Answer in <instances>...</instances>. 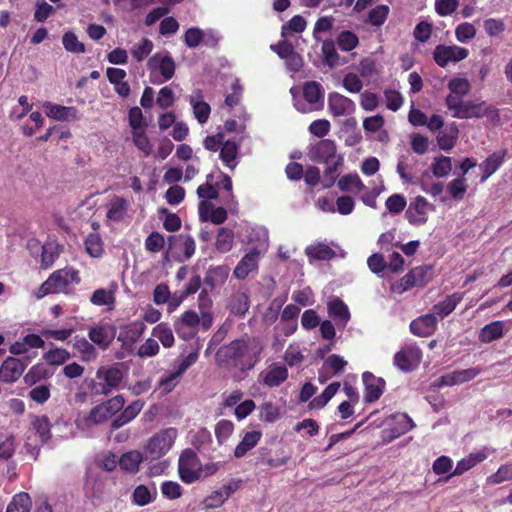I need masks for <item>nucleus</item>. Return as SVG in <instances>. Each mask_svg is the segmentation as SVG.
I'll list each match as a JSON object with an SVG mask.
<instances>
[{"instance_id":"nucleus-35","label":"nucleus","mask_w":512,"mask_h":512,"mask_svg":"<svg viewBox=\"0 0 512 512\" xmlns=\"http://www.w3.org/2000/svg\"><path fill=\"white\" fill-rule=\"evenodd\" d=\"M128 210V201L119 196H115L109 203L107 218L119 222L124 219Z\"/></svg>"},{"instance_id":"nucleus-53","label":"nucleus","mask_w":512,"mask_h":512,"mask_svg":"<svg viewBox=\"0 0 512 512\" xmlns=\"http://www.w3.org/2000/svg\"><path fill=\"white\" fill-rule=\"evenodd\" d=\"M200 323V317L194 310L185 311L181 318L174 323V328L178 335L181 333L182 326H187L189 328H195Z\"/></svg>"},{"instance_id":"nucleus-49","label":"nucleus","mask_w":512,"mask_h":512,"mask_svg":"<svg viewBox=\"0 0 512 512\" xmlns=\"http://www.w3.org/2000/svg\"><path fill=\"white\" fill-rule=\"evenodd\" d=\"M431 170L437 178L446 177L452 170L451 158L443 155L436 157L432 163Z\"/></svg>"},{"instance_id":"nucleus-15","label":"nucleus","mask_w":512,"mask_h":512,"mask_svg":"<svg viewBox=\"0 0 512 512\" xmlns=\"http://www.w3.org/2000/svg\"><path fill=\"white\" fill-rule=\"evenodd\" d=\"M145 325L142 322H133L120 328L117 340L121 342L122 349L132 351L134 343L142 336Z\"/></svg>"},{"instance_id":"nucleus-47","label":"nucleus","mask_w":512,"mask_h":512,"mask_svg":"<svg viewBox=\"0 0 512 512\" xmlns=\"http://www.w3.org/2000/svg\"><path fill=\"white\" fill-rule=\"evenodd\" d=\"M32 425L42 443H46L51 438V424L47 415L35 417Z\"/></svg>"},{"instance_id":"nucleus-24","label":"nucleus","mask_w":512,"mask_h":512,"mask_svg":"<svg viewBox=\"0 0 512 512\" xmlns=\"http://www.w3.org/2000/svg\"><path fill=\"white\" fill-rule=\"evenodd\" d=\"M431 270L429 266H417L411 269L401 280L400 285L403 290H409L413 287H423L427 283V274Z\"/></svg>"},{"instance_id":"nucleus-64","label":"nucleus","mask_w":512,"mask_h":512,"mask_svg":"<svg viewBox=\"0 0 512 512\" xmlns=\"http://www.w3.org/2000/svg\"><path fill=\"white\" fill-rule=\"evenodd\" d=\"M165 245V240L159 232H152L145 240V248L152 253L160 252Z\"/></svg>"},{"instance_id":"nucleus-3","label":"nucleus","mask_w":512,"mask_h":512,"mask_svg":"<svg viewBox=\"0 0 512 512\" xmlns=\"http://www.w3.org/2000/svg\"><path fill=\"white\" fill-rule=\"evenodd\" d=\"M81 282L80 274L77 269L65 267L54 271L43 282L35 293L37 299H41L49 294H71L73 284L78 285Z\"/></svg>"},{"instance_id":"nucleus-59","label":"nucleus","mask_w":512,"mask_h":512,"mask_svg":"<svg viewBox=\"0 0 512 512\" xmlns=\"http://www.w3.org/2000/svg\"><path fill=\"white\" fill-rule=\"evenodd\" d=\"M512 480V463L501 465L498 470L487 478L490 484H500Z\"/></svg>"},{"instance_id":"nucleus-45","label":"nucleus","mask_w":512,"mask_h":512,"mask_svg":"<svg viewBox=\"0 0 512 512\" xmlns=\"http://www.w3.org/2000/svg\"><path fill=\"white\" fill-rule=\"evenodd\" d=\"M321 51L324 63L330 68L339 65V54L336 51L335 43L332 39H326L322 42Z\"/></svg>"},{"instance_id":"nucleus-48","label":"nucleus","mask_w":512,"mask_h":512,"mask_svg":"<svg viewBox=\"0 0 512 512\" xmlns=\"http://www.w3.org/2000/svg\"><path fill=\"white\" fill-rule=\"evenodd\" d=\"M126 400L123 395H115L106 401L100 403L102 408L105 410L108 417L111 419L113 416H117L125 406Z\"/></svg>"},{"instance_id":"nucleus-61","label":"nucleus","mask_w":512,"mask_h":512,"mask_svg":"<svg viewBox=\"0 0 512 512\" xmlns=\"http://www.w3.org/2000/svg\"><path fill=\"white\" fill-rule=\"evenodd\" d=\"M338 187L341 191H351L353 188L360 190L364 184L357 174H347L338 180Z\"/></svg>"},{"instance_id":"nucleus-23","label":"nucleus","mask_w":512,"mask_h":512,"mask_svg":"<svg viewBox=\"0 0 512 512\" xmlns=\"http://www.w3.org/2000/svg\"><path fill=\"white\" fill-rule=\"evenodd\" d=\"M230 273V268L227 265L210 266L204 277V284L213 291L217 287H222Z\"/></svg>"},{"instance_id":"nucleus-22","label":"nucleus","mask_w":512,"mask_h":512,"mask_svg":"<svg viewBox=\"0 0 512 512\" xmlns=\"http://www.w3.org/2000/svg\"><path fill=\"white\" fill-rule=\"evenodd\" d=\"M199 217L203 222L210 221L213 224L220 225L227 220L228 214L223 207H214L208 201H201L199 203Z\"/></svg>"},{"instance_id":"nucleus-4","label":"nucleus","mask_w":512,"mask_h":512,"mask_svg":"<svg viewBox=\"0 0 512 512\" xmlns=\"http://www.w3.org/2000/svg\"><path fill=\"white\" fill-rule=\"evenodd\" d=\"M96 379L91 380L89 388L94 396H108L119 389L124 379L122 363L100 366L96 371Z\"/></svg>"},{"instance_id":"nucleus-39","label":"nucleus","mask_w":512,"mask_h":512,"mask_svg":"<svg viewBox=\"0 0 512 512\" xmlns=\"http://www.w3.org/2000/svg\"><path fill=\"white\" fill-rule=\"evenodd\" d=\"M290 456L284 455L279 458H272L270 456V450L268 448L262 447L259 449V454L257 456L256 464L257 465H265L270 468H277L284 466L288 463Z\"/></svg>"},{"instance_id":"nucleus-56","label":"nucleus","mask_w":512,"mask_h":512,"mask_svg":"<svg viewBox=\"0 0 512 512\" xmlns=\"http://www.w3.org/2000/svg\"><path fill=\"white\" fill-rule=\"evenodd\" d=\"M307 23L304 17L301 15L293 16L286 24L281 28L282 36H286L289 33H302L306 29Z\"/></svg>"},{"instance_id":"nucleus-46","label":"nucleus","mask_w":512,"mask_h":512,"mask_svg":"<svg viewBox=\"0 0 512 512\" xmlns=\"http://www.w3.org/2000/svg\"><path fill=\"white\" fill-rule=\"evenodd\" d=\"M389 12V6L385 4L378 5L368 12L366 22L372 26L380 27L387 20Z\"/></svg>"},{"instance_id":"nucleus-10","label":"nucleus","mask_w":512,"mask_h":512,"mask_svg":"<svg viewBox=\"0 0 512 512\" xmlns=\"http://www.w3.org/2000/svg\"><path fill=\"white\" fill-rule=\"evenodd\" d=\"M469 54L468 49L460 46L437 45L433 52V59L440 67H446L449 62H459Z\"/></svg>"},{"instance_id":"nucleus-58","label":"nucleus","mask_w":512,"mask_h":512,"mask_svg":"<svg viewBox=\"0 0 512 512\" xmlns=\"http://www.w3.org/2000/svg\"><path fill=\"white\" fill-rule=\"evenodd\" d=\"M260 420L266 423H274L280 417L279 408L272 402L263 403L260 407Z\"/></svg>"},{"instance_id":"nucleus-62","label":"nucleus","mask_w":512,"mask_h":512,"mask_svg":"<svg viewBox=\"0 0 512 512\" xmlns=\"http://www.w3.org/2000/svg\"><path fill=\"white\" fill-rule=\"evenodd\" d=\"M406 205V198L402 194H393L389 196L385 202V206L391 214L401 213Z\"/></svg>"},{"instance_id":"nucleus-26","label":"nucleus","mask_w":512,"mask_h":512,"mask_svg":"<svg viewBox=\"0 0 512 512\" xmlns=\"http://www.w3.org/2000/svg\"><path fill=\"white\" fill-rule=\"evenodd\" d=\"M240 145L232 140H226L220 148L219 158L223 165L233 171L239 163Z\"/></svg>"},{"instance_id":"nucleus-63","label":"nucleus","mask_w":512,"mask_h":512,"mask_svg":"<svg viewBox=\"0 0 512 512\" xmlns=\"http://www.w3.org/2000/svg\"><path fill=\"white\" fill-rule=\"evenodd\" d=\"M465 181V178L462 176L453 179L448 184V191L453 199L462 200L464 198L467 191V185L465 184Z\"/></svg>"},{"instance_id":"nucleus-14","label":"nucleus","mask_w":512,"mask_h":512,"mask_svg":"<svg viewBox=\"0 0 512 512\" xmlns=\"http://www.w3.org/2000/svg\"><path fill=\"white\" fill-rule=\"evenodd\" d=\"M362 380L365 387L364 400L366 403L377 401L383 394L385 389V381L380 377H376L373 373L366 371L362 374Z\"/></svg>"},{"instance_id":"nucleus-27","label":"nucleus","mask_w":512,"mask_h":512,"mask_svg":"<svg viewBox=\"0 0 512 512\" xmlns=\"http://www.w3.org/2000/svg\"><path fill=\"white\" fill-rule=\"evenodd\" d=\"M507 149L494 152L490 154L481 164L480 169L482 170L481 182L486 181L491 175H493L504 163L505 157L507 156Z\"/></svg>"},{"instance_id":"nucleus-5","label":"nucleus","mask_w":512,"mask_h":512,"mask_svg":"<svg viewBox=\"0 0 512 512\" xmlns=\"http://www.w3.org/2000/svg\"><path fill=\"white\" fill-rule=\"evenodd\" d=\"M177 435V429L169 427L150 437L144 446L146 459L157 460L166 455L174 445Z\"/></svg>"},{"instance_id":"nucleus-16","label":"nucleus","mask_w":512,"mask_h":512,"mask_svg":"<svg viewBox=\"0 0 512 512\" xmlns=\"http://www.w3.org/2000/svg\"><path fill=\"white\" fill-rule=\"evenodd\" d=\"M144 405L145 402L143 400L137 399L128 406L123 407L120 413L112 420L110 426L111 430H117L134 420L141 412Z\"/></svg>"},{"instance_id":"nucleus-13","label":"nucleus","mask_w":512,"mask_h":512,"mask_svg":"<svg viewBox=\"0 0 512 512\" xmlns=\"http://www.w3.org/2000/svg\"><path fill=\"white\" fill-rule=\"evenodd\" d=\"M420 358V349L414 346H406L394 355L393 363L400 370L410 372L417 366Z\"/></svg>"},{"instance_id":"nucleus-21","label":"nucleus","mask_w":512,"mask_h":512,"mask_svg":"<svg viewBox=\"0 0 512 512\" xmlns=\"http://www.w3.org/2000/svg\"><path fill=\"white\" fill-rule=\"evenodd\" d=\"M43 108L47 117L57 121H73L78 118V111L73 106H62L50 101L43 104Z\"/></svg>"},{"instance_id":"nucleus-28","label":"nucleus","mask_w":512,"mask_h":512,"mask_svg":"<svg viewBox=\"0 0 512 512\" xmlns=\"http://www.w3.org/2000/svg\"><path fill=\"white\" fill-rule=\"evenodd\" d=\"M488 110L485 102L464 101L461 109L452 113V116L459 119L482 118Z\"/></svg>"},{"instance_id":"nucleus-51","label":"nucleus","mask_w":512,"mask_h":512,"mask_svg":"<svg viewBox=\"0 0 512 512\" xmlns=\"http://www.w3.org/2000/svg\"><path fill=\"white\" fill-rule=\"evenodd\" d=\"M62 43L66 51L76 54L85 52V45L80 42L76 34L72 31L65 32L62 37Z\"/></svg>"},{"instance_id":"nucleus-34","label":"nucleus","mask_w":512,"mask_h":512,"mask_svg":"<svg viewBox=\"0 0 512 512\" xmlns=\"http://www.w3.org/2000/svg\"><path fill=\"white\" fill-rule=\"evenodd\" d=\"M250 307L249 297L245 292L232 294L228 303L229 311L236 316H244Z\"/></svg>"},{"instance_id":"nucleus-41","label":"nucleus","mask_w":512,"mask_h":512,"mask_svg":"<svg viewBox=\"0 0 512 512\" xmlns=\"http://www.w3.org/2000/svg\"><path fill=\"white\" fill-rule=\"evenodd\" d=\"M234 243V233L231 229L222 227L218 230L215 247L220 253L229 252Z\"/></svg>"},{"instance_id":"nucleus-2","label":"nucleus","mask_w":512,"mask_h":512,"mask_svg":"<svg viewBox=\"0 0 512 512\" xmlns=\"http://www.w3.org/2000/svg\"><path fill=\"white\" fill-rule=\"evenodd\" d=\"M307 156L312 162L326 165L323 174V187H332L338 178L339 168L343 164V156L337 153L335 141L319 140L309 148Z\"/></svg>"},{"instance_id":"nucleus-8","label":"nucleus","mask_w":512,"mask_h":512,"mask_svg":"<svg viewBox=\"0 0 512 512\" xmlns=\"http://www.w3.org/2000/svg\"><path fill=\"white\" fill-rule=\"evenodd\" d=\"M148 68L153 71H159L162 80H152L154 84H161L173 78L175 74L176 64L169 52L165 54L156 53L148 60Z\"/></svg>"},{"instance_id":"nucleus-11","label":"nucleus","mask_w":512,"mask_h":512,"mask_svg":"<svg viewBox=\"0 0 512 512\" xmlns=\"http://www.w3.org/2000/svg\"><path fill=\"white\" fill-rule=\"evenodd\" d=\"M116 336V327L109 323L92 326L88 330L90 341L101 350H107Z\"/></svg>"},{"instance_id":"nucleus-52","label":"nucleus","mask_w":512,"mask_h":512,"mask_svg":"<svg viewBox=\"0 0 512 512\" xmlns=\"http://www.w3.org/2000/svg\"><path fill=\"white\" fill-rule=\"evenodd\" d=\"M70 357V353L64 348H53L43 355L47 363L53 366L62 365L70 359Z\"/></svg>"},{"instance_id":"nucleus-57","label":"nucleus","mask_w":512,"mask_h":512,"mask_svg":"<svg viewBox=\"0 0 512 512\" xmlns=\"http://www.w3.org/2000/svg\"><path fill=\"white\" fill-rule=\"evenodd\" d=\"M90 301L97 306H110L114 304L115 297L113 292L104 288H99L93 292Z\"/></svg>"},{"instance_id":"nucleus-25","label":"nucleus","mask_w":512,"mask_h":512,"mask_svg":"<svg viewBox=\"0 0 512 512\" xmlns=\"http://www.w3.org/2000/svg\"><path fill=\"white\" fill-rule=\"evenodd\" d=\"M260 376L266 386L270 388L278 387L287 380L288 369L284 365L273 363L266 371H263Z\"/></svg>"},{"instance_id":"nucleus-55","label":"nucleus","mask_w":512,"mask_h":512,"mask_svg":"<svg viewBox=\"0 0 512 512\" xmlns=\"http://www.w3.org/2000/svg\"><path fill=\"white\" fill-rule=\"evenodd\" d=\"M337 43L342 51L349 52L357 47L359 39L352 31H342L337 38Z\"/></svg>"},{"instance_id":"nucleus-20","label":"nucleus","mask_w":512,"mask_h":512,"mask_svg":"<svg viewBox=\"0 0 512 512\" xmlns=\"http://www.w3.org/2000/svg\"><path fill=\"white\" fill-rule=\"evenodd\" d=\"M328 108L334 116L350 115L355 111L354 102L337 92L330 93L328 96Z\"/></svg>"},{"instance_id":"nucleus-50","label":"nucleus","mask_w":512,"mask_h":512,"mask_svg":"<svg viewBox=\"0 0 512 512\" xmlns=\"http://www.w3.org/2000/svg\"><path fill=\"white\" fill-rule=\"evenodd\" d=\"M86 252L92 257H100L103 254V242L98 233H90L84 241Z\"/></svg>"},{"instance_id":"nucleus-29","label":"nucleus","mask_w":512,"mask_h":512,"mask_svg":"<svg viewBox=\"0 0 512 512\" xmlns=\"http://www.w3.org/2000/svg\"><path fill=\"white\" fill-rule=\"evenodd\" d=\"M157 497V489L153 485L152 488L144 484L136 486L132 492V503L143 507L155 501Z\"/></svg>"},{"instance_id":"nucleus-37","label":"nucleus","mask_w":512,"mask_h":512,"mask_svg":"<svg viewBox=\"0 0 512 512\" xmlns=\"http://www.w3.org/2000/svg\"><path fill=\"white\" fill-rule=\"evenodd\" d=\"M503 328L504 325L501 321L491 322L481 329L479 333V340L482 343H490L497 340L503 336Z\"/></svg>"},{"instance_id":"nucleus-54","label":"nucleus","mask_w":512,"mask_h":512,"mask_svg":"<svg viewBox=\"0 0 512 512\" xmlns=\"http://www.w3.org/2000/svg\"><path fill=\"white\" fill-rule=\"evenodd\" d=\"M16 449L13 435L0 434V459L9 460L13 457Z\"/></svg>"},{"instance_id":"nucleus-60","label":"nucleus","mask_w":512,"mask_h":512,"mask_svg":"<svg viewBox=\"0 0 512 512\" xmlns=\"http://www.w3.org/2000/svg\"><path fill=\"white\" fill-rule=\"evenodd\" d=\"M233 431L234 424L232 421L227 419L220 420L215 426V436L217 441L222 444L232 435Z\"/></svg>"},{"instance_id":"nucleus-17","label":"nucleus","mask_w":512,"mask_h":512,"mask_svg":"<svg viewBox=\"0 0 512 512\" xmlns=\"http://www.w3.org/2000/svg\"><path fill=\"white\" fill-rule=\"evenodd\" d=\"M327 312L336 324L343 328L348 324L351 318L348 306L339 297H332L329 299L327 302Z\"/></svg>"},{"instance_id":"nucleus-32","label":"nucleus","mask_w":512,"mask_h":512,"mask_svg":"<svg viewBox=\"0 0 512 512\" xmlns=\"http://www.w3.org/2000/svg\"><path fill=\"white\" fill-rule=\"evenodd\" d=\"M73 348L80 354L81 359L85 362L94 361L98 356L94 344L89 342L85 337L75 336Z\"/></svg>"},{"instance_id":"nucleus-33","label":"nucleus","mask_w":512,"mask_h":512,"mask_svg":"<svg viewBox=\"0 0 512 512\" xmlns=\"http://www.w3.org/2000/svg\"><path fill=\"white\" fill-rule=\"evenodd\" d=\"M53 373L43 363H37L33 365L28 372L24 375L23 380L26 385L33 386L41 380L50 378Z\"/></svg>"},{"instance_id":"nucleus-42","label":"nucleus","mask_w":512,"mask_h":512,"mask_svg":"<svg viewBox=\"0 0 512 512\" xmlns=\"http://www.w3.org/2000/svg\"><path fill=\"white\" fill-rule=\"evenodd\" d=\"M32 501L28 493L20 492L13 496L6 512H30Z\"/></svg>"},{"instance_id":"nucleus-6","label":"nucleus","mask_w":512,"mask_h":512,"mask_svg":"<svg viewBox=\"0 0 512 512\" xmlns=\"http://www.w3.org/2000/svg\"><path fill=\"white\" fill-rule=\"evenodd\" d=\"M178 474L182 482L192 484L202 477L201 463L195 451L188 448L181 452L178 460Z\"/></svg>"},{"instance_id":"nucleus-30","label":"nucleus","mask_w":512,"mask_h":512,"mask_svg":"<svg viewBox=\"0 0 512 512\" xmlns=\"http://www.w3.org/2000/svg\"><path fill=\"white\" fill-rule=\"evenodd\" d=\"M463 294L453 293L448 295L443 301L433 305L432 312L436 316L444 318L452 313L456 306L462 301Z\"/></svg>"},{"instance_id":"nucleus-19","label":"nucleus","mask_w":512,"mask_h":512,"mask_svg":"<svg viewBox=\"0 0 512 512\" xmlns=\"http://www.w3.org/2000/svg\"><path fill=\"white\" fill-rule=\"evenodd\" d=\"M260 252L257 248L251 249L236 265L233 275L239 280H244L249 273L258 268Z\"/></svg>"},{"instance_id":"nucleus-36","label":"nucleus","mask_w":512,"mask_h":512,"mask_svg":"<svg viewBox=\"0 0 512 512\" xmlns=\"http://www.w3.org/2000/svg\"><path fill=\"white\" fill-rule=\"evenodd\" d=\"M340 382L330 383L323 392L309 402V409L323 408L340 389Z\"/></svg>"},{"instance_id":"nucleus-31","label":"nucleus","mask_w":512,"mask_h":512,"mask_svg":"<svg viewBox=\"0 0 512 512\" xmlns=\"http://www.w3.org/2000/svg\"><path fill=\"white\" fill-rule=\"evenodd\" d=\"M262 437L261 431H250L246 432L242 440L238 443L234 450V456L236 458H242L247 454L248 451L253 449Z\"/></svg>"},{"instance_id":"nucleus-43","label":"nucleus","mask_w":512,"mask_h":512,"mask_svg":"<svg viewBox=\"0 0 512 512\" xmlns=\"http://www.w3.org/2000/svg\"><path fill=\"white\" fill-rule=\"evenodd\" d=\"M486 458L485 453L478 452V453H471L466 458L461 459L457 465L455 470L453 471L452 475H462L466 471L470 470L474 466H476L478 463L484 461Z\"/></svg>"},{"instance_id":"nucleus-38","label":"nucleus","mask_w":512,"mask_h":512,"mask_svg":"<svg viewBox=\"0 0 512 512\" xmlns=\"http://www.w3.org/2000/svg\"><path fill=\"white\" fill-rule=\"evenodd\" d=\"M142 462V454L139 451L132 450L124 453L119 459L121 469L130 473L139 471V465Z\"/></svg>"},{"instance_id":"nucleus-12","label":"nucleus","mask_w":512,"mask_h":512,"mask_svg":"<svg viewBox=\"0 0 512 512\" xmlns=\"http://www.w3.org/2000/svg\"><path fill=\"white\" fill-rule=\"evenodd\" d=\"M428 208L434 209L425 197L417 196L414 201L409 204L405 212V217L411 225H424L428 220Z\"/></svg>"},{"instance_id":"nucleus-9","label":"nucleus","mask_w":512,"mask_h":512,"mask_svg":"<svg viewBox=\"0 0 512 512\" xmlns=\"http://www.w3.org/2000/svg\"><path fill=\"white\" fill-rule=\"evenodd\" d=\"M28 363L16 357H7L0 365V382L13 384L23 375Z\"/></svg>"},{"instance_id":"nucleus-18","label":"nucleus","mask_w":512,"mask_h":512,"mask_svg":"<svg viewBox=\"0 0 512 512\" xmlns=\"http://www.w3.org/2000/svg\"><path fill=\"white\" fill-rule=\"evenodd\" d=\"M437 329V318L432 314L421 315L410 323V331L418 337H429Z\"/></svg>"},{"instance_id":"nucleus-44","label":"nucleus","mask_w":512,"mask_h":512,"mask_svg":"<svg viewBox=\"0 0 512 512\" xmlns=\"http://www.w3.org/2000/svg\"><path fill=\"white\" fill-rule=\"evenodd\" d=\"M152 335L159 339L165 348H170L175 343L173 331L167 323L161 322L157 324L152 330Z\"/></svg>"},{"instance_id":"nucleus-7","label":"nucleus","mask_w":512,"mask_h":512,"mask_svg":"<svg viewBox=\"0 0 512 512\" xmlns=\"http://www.w3.org/2000/svg\"><path fill=\"white\" fill-rule=\"evenodd\" d=\"M303 97L307 104L296 102L295 107L299 112L307 113L319 110L324 105V89L317 81H307L303 85Z\"/></svg>"},{"instance_id":"nucleus-40","label":"nucleus","mask_w":512,"mask_h":512,"mask_svg":"<svg viewBox=\"0 0 512 512\" xmlns=\"http://www.w3.org/2000/svg\"><path fill=\"white\" fill-rule=\"evenodd\" d=\"M306 255L309 258L326 261L334 258L336 256V253L327 244L317 243L315 245H310L306 248Z\"/></svg>"},{"instance_id":"nucleus-1","label":"nucleus","mask_w":512,"mask_h":512,"mask_svg":"<svg viewBox=\"0 0 512 512\" xmlns=\"http://www.w3.org/2000/svg\"><path fill=\"white\" fill-rule=\"evenodd\" d=\"M263 349L260 339L242 337L221 346L216 353V362L218 366L226 369L251 370L260 361Z\"/></svg>"}]
</instances>
